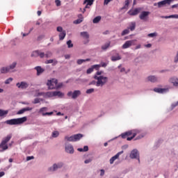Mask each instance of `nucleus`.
Listing matches in <instances>:
<instances>
[{
  "label": "nucleus",
  "instance_id": "12",
  "mask_svg": "<svg viewBox=\"0 0 178 178\" xmlns=\"http://www.w3.org/2000/svg\"><path fill=\"white\" fill-rule=\"evenodd\" d=\"M151 13L149 11H143L140 15H139V19L140 20H143V22H147L148 21V16H149Z\"/></svg>",
  "mask_w": 178,
  "mask_h": 178
},
{
  "label": "nucleus",
  "instance_id": "31",
  "mask_svg": "<svg viewBox=\"0 0 178 178\" xmlns=\"http://www.w3.org/2000/svg\"><path fill=\"white\" fill-rule=\"evenodd\" d=\"M66 37V31H63L60 33L59 34V40L62 41L63 40H65V38Z\"/></svg>",
  "mask_w": 178,
  "mask_h": 178
},
{
  "label": "nucleus",
  "instance_id": "59",
  "mask_svg": "<svg viewBox=\"0 0 178 178\" xmlns=\"http://www.w3.org/2000/svg\"><path fill=\"white\" fill-rule=\"evenodd\" d=\"M111 1L113 0H104V5H108V3H109V2H111Z\"/></svg>",
  "mask_w": 178,
  "mask_h": 178
},
{
  "label": "nucleus",
  "instance_id": "33",
  "mask_svg": "<svg viewBox=\"0 0 178 178\" xmlns=\"http://www.w3.org/2000/svg\"><path fill=\"white\" fill-rule=\"evenodd\" d=\"M109 47H111V42H108L107 43L102 45V49H103V51H106V49H108Z\"/></svg>",
  "mask_w": 178,
  "mask_h": 178
},
{
  "label": "nucleus",
  "instance_id": "51",
  "mask_svg": "<svg viewBox=\"0 0 178 178\" xmlns=\"http://www.w3.org/2000/svg\"><path fill=\"white\" fill-rule=\"evenodd\" d=\"M54 113L53 112H50V113H42V116H47V115H53Z\"/></svg>",
  "mask_w": 178,
  "mask_h": 178
},
{
  "label": "nucleus",
  "instance_id": "34",
  "mask_svg": "<svg viewBox=\"0 0 178 178\" xmlns=\"http://www.w3.org/2000/svg\"><path fill=\"white\" fill-rule=\"evenodd\" d=\"M90 60H91V59H90V58L79 59V60H77V64H78V65H81V63H83V62H90Z\"/></svg>",
  "mask_w": 178,
  "mask_h": 178
},
{
  "label": "nucleus",
  "instance_id": "18",
  "mask_svg": "<svg viewBox=\"0 0 178 178\" xmlns=\"http://www.w3.org/2000/svg\"><path fill=\"white\" fill-rule=\"evenodd\" d=\"M16 86L18 88H22V90H24L29 87V83L25 81H22L21 83H17Z\"/></svg>",
  "mask_w": 178,
  "mask_h": 178
},
{
  "label": "nucleus",
  "instance_id": "19",
  "mask_svg": "<svg viewBox=\"0 0 178 178\" xmlns=\"http://www.w3.org/2000/svg\"><path fill=\"white\" fill-rule=\"evenodd\" d=\"M133 45V40H128L125 42V43L122 45V49H127V48H130Z\"/></svg>",
  "mask_w": 178,
  "mask_h": 178
},
{
  "label": "nucleus",
  "instance_id": "6",
  "mask_svg": "<svg viewBox=\"0 0 178 178\" xmlns=\"http://www.w3.org/2000/svg\"><path fill=\"white\" fill-rule=\"evenodd\" d=\"M93 4L94 0H84L83 5H86V6L83 9L80 8V12H82V13H86V9H90V6H92Z\"/></svg>",
  "mask_w": 178,
  "mask_h": 178
},
{
  "label": "nucleus",
  "instance_id": "57",
  "mask_svg": "<svg viewBox=\"0 0 178 178\" xmlns=\"http://www.w3.org/2000/svg\"><path fill=\"white\" fill-rule=\"evenodd\" d=\"M83 149V152H87V151H88V146H84Z\"/></svg>",
  "mask_w": 178,
  "mask_h": 178
},
{
  "label": "nucleus",
  "instance_id": "54",
  "mask_svg": "<svg viewBox=\"0 0 178 178\" xmlns=\"http://www.w3.org/2000/svg\"><path fill=\"white\" fill-rule=\"evenodd\" d=\"M104 175H105V170H104V169H102V170H100V176H104Z\"/></svg>",
  "mask_w": 178,
  "mask_h": 178
},
{
  "label": "nucleus",
  "instance_id": "2",
  "mask_svg": "<svg viewBox=\"0 0 178 178\" xmlns=\"http://www.w3.org/2000/svg\"><path fill=\"white\" fill-rule=\"evenodd\" d=\"M10 138H12V136L8 135L6 138H3L0 143V152H4L6 151L9 146H8V143L10 141Z\"/></svg>",
  "mask_w": 178,
  "mask_h": 178
},
{
  "label": "nucleus",
  "instance_id": "45",
  "mask_svg": "<svg viewBox=\"0 0 178 178\" xmlns=\"http://www.w3.org/2000/svg\"><path fill=\"white\" fill-rule=\"evenodd\" d=\"M45 58H51L52 56V53L51 51H47L46 54H44Z\"/></svg>",
  "mask_w": 178,
  "mask_h": 178
},
{
  "label": "nucleus",
  "instance_id": "9",
  "mask_svg": "<svg viewBox=\"0 0 178 178\" xmlns=\"http://www.w3.org/2000/svg\"><path fill=\"white\" fill-rule=\"evenodd\" d=\"M65 151L67 154H74V147L72 144L66 143L65 144Z\"/></svg>",
  "mask_w": 178,
  "mask_h": 178
},
{
  "label": "nucleus",
  "instance_id": "22",
  "mask_svg": "<svg viewBox=\"0 0 178 178\" xmlns=\"http://www.w3.org/2000/svg\"><path fill=\"white\" fill-rule=\"evenodd\" d=\"M81 37H83V38H86V40H88V38H90V35L87 31L81 32ZM89 41L90 40H88L87 42H85V44H87L88 42H89Z\"/></svg>",
  "mask_w": 178,
  "mask_h": 178
},
{
  "label": "nucleus",
  "instance_id": "37",
  "mask_svg": "<svg viewBox=\"0 0 178 178\" xmlns=\"http://www.w3.org/2000/svg\"><path fill=\"white\" fill-rule=\"evenodd\" d=\"M122 59V58H120V56H119V54H118L117 56H113L111 57V60L113 62H115V60H120Z\"/></svg>",
  "mask_w": 178,
  "mask_h": 178
},
{
  "label": "nucleus",
  "instance_id": "42",
  "mask_svg": "<svg viewBox=\"0 0 178 178\" xmlns=\"http://www.w3.org/2000/svg\"><path fill=\"white\" fill-rule=\"evenodd\" d=\"M63 87V83H59L56 84V90H59V88H62Z\"/></svg>",
  "mask_w": 178,
  "mask_h": 178
},
{
  "label": "nucleus",
  "instance_id": "43",
  "mask_svg": "<svg viewBox=\"0 0 178 178\" xmlns=\"http://www.w3.org/2000/svg\"><path fill=\"white\" fill-rule=\"evenodd\" d=\"M158 34L156 33H149L147 35V37H149L151 38H154V37H156Z\"/></svg>",
  "mask_w": 178,
  "mask_h": 178
},
{
  "label": "nucleus",
  "instance_id": "25",
  "mask_svg": "<svg viewBox=\"0 0 178 178\" xmlns=\"http://www.w3.org/2000/svg\"><path fill=\"white\" fill-rule=\"evenodd\" d=\"M130 5V0H125L124 5L121 8V10H127L129 9V6Z\"/></svg>",
  "mask_w": 178,
  "mask_h": 178
},
{
  "label": "nucleus",
  "instance_id": "53",
  "mask_svg": "<svg viewBox=\"0 0 178 178\" xmlns=\"http://www.w3.org/2000/svg\"><path fill=\"white\" fill-rule=\"evenodd\" d=\"M57 31H58L59 33H62V31H63V28H62V26H58Z\"/></svg>",
  "mask_w": 178,
  "mask_h": 178
},
{
  "label": "nucleus",
  "instance_id": "21",
  "mask_svg": "<svg viewBox=\"0 0 178 178\" xmlns=\"http://www.w3.org/2000/svg\"><path fill=\"white\" fill-rule=\"evenodd\" d=\"M29 111H33V108H30V107L24 108L19 110V111H17V115H23L24 112H27Z\"/></svg>",
  "mask_w": 178,
  "mask_h": 178
},
{
  "label": "nucleus",
  "instance_id": "49",
  "mask_svg": "<svg viewBox=\"0 0 178 178\" xmlns=\"http://www.w3.org/2000/svg\"><path fill=\"white\" fill-rule=\"evenodd\" d=\"M129 136V134H122V135H120L118 137H122V138H127H127L130 137Z\"/></svg>",
  "mask_w": 178,
  "mask_h": 178
},
{
  "label": "nucleus",
  "instance_id": "48",
  "mask_svg": "<svg viewBox=\"0 0 178 178\" xmlns=\"http://www.w3.org/2000/svg\"><path fill=\"white\" fill-rule=\"evenodd\" d=\"M47 107H42L40 109L39 112H40V113H42H42H44V111H47Z\"/></svg>",
  "mask_w": 178,
  "mask_h": 178
},
{
  "label": "nucleus",
  "instance_id": "62",
  "mask_svg": "<svg viewBox=\"0 0 178 178\" xmlns=\"http://www.w3.org/2000/svg\"><path fill=\"white\" fill-rule=\"evenodd\" d=\"M46 63H54V60H48L46 61Z\"/></svg>",
  "mask_w": 178,
  "mask_h": 178
},
{
  "label": "nucleus",
  "instance_id": "47",
  "mask_svg": "<svg viewBox=\"0 0 178 178\" xmlns=\"http://www.w3.org/2000/svg\"><path fill=\"white\" fill-rule=\"evenodd\" d=\"M94 91H95L94 88L88 89L86 90V94H92Z\"/></svg>",
  "mask_w": 178,
  "mask_h": 178
},
{
  "label": "nucleus",
  "instance_id": "32",
  "mask_svg": "<svg viewBox=\"0 0 178 178\" xmlns=\"http://www.w3.org/2000/svg\"><path fill=\"white\" fill-rule=\"evenodd\" d=\"M35 70L37 71V75L40 76V74H41V73L44 72V70L42 68H41V67H35Z\"/></svg>",
  "mask_w": 178,
  "mask_h": 178
},
{
  "label": "nucleus",
  "instance_id": "28",
  "mask_svg": "<svg viewBox=\"0 0 178 178\" xmlns=\"http://www.w3.org/2000/svg\"><path fill=\"white\" fill-rule=\"evenodd\" d=\"M148 81H151V83H156L158 81V78L155 76H149L147 77Z\"/></svg>",
  "mask_w": 178,
  "mask_h": 178
},
{
  "label": "nucleus",
  "instance_id": "41",
  "mask_svg": "<svg viewBox=\"0 0 178 178\" xmlns=\"http://www.w3.org/2000/svg\"><path fill=\"white\" fill-rule=\"evenodd\" d=\"M129 33H130V31L127 29H124L122 33H121V35L122 36H124V35H126L127 34H129Z\"/></svg>",
  "mask_w": 178,
  "mask_h": 178
},
{
  "label": "nucleus",
  "instance_id": "13",
  "mask_svg": "<svg viewBox=\"0 0 178 178\" xmlns=\"http://www.w3.org/2000/svg\"><path fill=\"white\" fill-rule=\"evenodd\" d=\"M31 56L33 58H37L40 56V58H44L45 57V53L41 52L40 50H36L32 52Z\"/></svg>",
  "mask_w": 178,
  "mask_h": 178
},
{
  "label": "nucleus",
  "instance_id": "16",
  "mask_svg": "<svg viewBox=\"0 0 178 178\" xmlns=\"http://www.w3.org/2000/svg\"><path fill=\"white\" fill-rule=\"evenodd\" d=\"M123 152H124L123 150H122L121 152H118L115 156L111 157L109 161L110 165H113V163L115 161V160L119 159V156H120V155H122V154H123Z\"/></svg>",
  "mask_w": 178,
  "mask_h": 178
},
{
  "label": "nucleus",
  "instance_id": "36",
  "mask_svg": "<svg viewBox=\"0 0 178 178\" xmlns=\"http://www.w3.org/2000/svg\"><path fill=\"white\" fill-rule=\"evenodd\" d=\"M162 19H172V18H175V19H178V15H170V16H165V17H161Z\"/></svg>",
  "mask_w": 178,
  "mask_h": 178
},
{
  "label": "nucleus",
  "instance_id": "27",
  "mask_svg": "<svg viewBox=\"0 0 178 178\" xmlns=\"http://www.w3.org/2000/svg\"><path fill=\"white\" fill-rule=\"evenodd\" d=\"M140 134V130L134 129L124 132L123 134Z\"/></svg>",
  "mask_w": 178,
  "mask_h": 178
},
{
  "label": "nucleus",
  "instance_id": "20",
  "mask_svg": "<svg viewBox=\"0 0 178 178\" xmlns=\"http://www.w3.org/2000/svg\"><path fill=\"white\" fill-rule=\"evenodd\" d=\"M154 92H158L159 94H163L168 92V89L166 88H155L154 89Z\"/></svg>",
  "mask_w": 178,
  "mask_h": 178
},
{
  "label": "nucleus",
  "instance_id": "15",
  "mask_svg": "<svg viewBox=\"0 0 178 178\" xmlns=\"http://www.w3.org/2000/svg\"><path fill=\"white\" fill-rule=\"evenodd\" d=\"M141 138H144V135L134 134L132 135V136L127 138V141H131V140H134V141H137V140H141Z\"/></svg>",
  "mask_w": 178,
  "mask_h": 178
},
{
  "label": "nucleus",
  "instance_id": "14",
  "mask_svg": "<svg viewBox=\"0 0 178 178\" xmlns=\"http://www.w3.org/2000/svg\"><path fill=\"white\" fill-rule=\"evenodd\" d=\"M140 12H141V8H136L135 9L130 10L128 12V15H129V16H137Z\"/></svg>",
  "mask_w": 178,
  "mask_h": 178
},
{
  "label": "nucleus",
  "instance_id": "61",
  "mask_svg": "<svg viewBox=\"0 0 178 178\" xmlns=\"http://www.w3.org/2000/svg\"><path fill=\"white\" fill-rule=\"evenodd\" d=\"M145 47L146 48H151V47H152V44H145Z\"/></svg>",
  "mask_w": 178,
  "mask_h": 178
},
{
  "label": "nucleus",
  "instance_id": "40",
  "mask_svg": "<svg viewBox=\"0 0 178 178\" xmlns=\"http://www.w3.org/2000/svg\"><path fill=\"white\" fill-rule=\"evenodd\" d=\"M41 101H42V99H40V98H35L34 99V101L32 102V104H40V102H41Z\"/></svg>",
  "mask_w": 178,
  "mask_h": 178
},
{
  "label": "nucleus",
  "instance_id": "24",
  "mask_svg": "<svg viewBox=\"0 0 178 178\" xmlns=\"http://www.w3.org/2000/svg\"><path fill=\"white\" fill-rule=\"evenodd\" d=\"M99 67V65H95L92 66V67L87 70V71H86L87 74H90L92 73V72H94L95 69H98Z\"/></svg>",
  "mask_w": 178,
  "mask_h": 178
},
{
  "label": "nucleus",
  "instance_id": "29",
  "mask_svg": "<svg viewBox=\"0 0 178 178\" xmlns=\"http://www.w3.org/2000/svg\"><path fill=\"white\" fill-rule=\"evenodd\" d=\"M54 97H58V98H63L65 93L60 91H54Z\"/></svg>",
  "mask_w": 178,
  "mask_h": 178
},
{
  "label": "nucleus",
  "instance_id": "55",
  "mask_svg": "<svg viewBox=\"0 0 178 178\" xmlns=\"http://www.w3.org/2000/svg\"><path fill=\"white\" fill-rule=\"evenodd\" d=\"M55 3L56 6H60V0H56Z\"/></svg>",
  "mask_w": 178,
  "mask_h": 178
},
{
  "label": "nucleus",
  "instance_id": "63",
  "mask_svg": "<svg viewBox=\"0 0 178 178\" xmlns=\"http://www.w3.org/2000/svg\"><path fill=\"white\" fill-rule=\"evenodd\" d=\"M5 176V172H0V177Z\"/></svg>",
  "mask_w": 178,
  "mask_h": 178
},
{
  "label": "nucleus",
  "instance_id": "50",
  "mask_svg": "<svg viewBox=\"0 0 178 178\" xmlns=\"http://www.w3.org/2000/svg\"><path fill=\"white\" fill-rule=\"evenodd\" d=\"M90 162H92V159H88L85 160L84 163H86V164L90 163Z\"/></svg>",
  "mask_w": 178,
  "mask_h": 178
},
{
  "label": "nucleus",
  "instance_id": "26",
  "mask_svg": "<svg viewBox=\"0 0 178 178\" xmlns=\"http://www.w3.org/2000/svg\"><path fill=\"white\" fill-rule=\"evenodd\" d=\"M79 19L74 21V24H80V23H81V22H83V19H84V17H83V15L80 14L78 15Z\"/></svg>",
  "mask_w": 178,
  "mask_h": 178
},
{
  "label": "nucleus",
  "instance_id": "64",
  "mask_svg": "<svg viewBox=\"0 0 178 178\" xmlns=\"http://www.w3.org/2000/svg\"><path fill=\"white\" fill-rule=\"evenodd\" d=\"M59 131H54L53 132H52V134H59Z\"/></svg>",
  "mask_w": 178,
  "mask_h": 178
},
{
  "label": "nucleus",
  "instance_id": "58",
  "mask_svg": "<svg viewBox=\"0 0 178 178\" xmlns=\"http://www.w3.org/2000/svg\"><path fill=\"white\" fill-rule=\"evenodd\" d=\"M31 159H34V157L33 156L26 157V161H31Z\"/></svg>",
  "mask_w": 178,
  "mask_h": 178
},
{
  "label": "nucleus",
  "instance_id": "46",
  "mask_svg": "<svg viewBox=\"0 0 178 178\" xmlns=\"http://www.w3.org/2000/svg\"><path fill=\"white\" fill-rule=\"evenodd\" d=\"M11 81H13V79L8 78V79L6 80L5 84H10Z\"/></svg>",
  "mask_w": 178,
  "mask_h": 178
},
{
  "label": "nucleus",
  "instance_id": "44",
  "mask_svg": "<svg viewBox=\"0 0 178 178\" xmlns=\"http://www.w3.org/2000/svg\"><path fill=\"white\" fill-rule=\"evenodd\" d=\"M67 45L68 47V48H73V43H72V40H68L67 42Z\"/></svg>",
  "mask_w": 178,
  "mask_h": 178
},
{
  "label": "nucleus",
  "instance_id": "3",
  "mask_svg": "<svg viewBox=\"0 0 178 178\" xmlns=\"http://www.w3.org/2000/svg\"><path fill=\"white\" fill-rule=\"evenodd\" d=\"M94 79L97 81L96 82L97 87H102L108 82V77L106 76L95 75Z\"/></svg>",
  "mask_w": 178,
  "mask_h": 178
},
{
  "label": "nucleus",
  "instance_id": "39",
  "mask_svg": "<svg viewBox=\"0 0 178 178\" xmlns=\"http://www.w3.org/2000/svg\"><path fill=\"white\" fill-rule=\"evenodd\" d=\"M101 21V16H97V17H95L94 19H93V23H99V22Z\"/></svg>",
  "mask_w": 178,
  "mask_h": 178
},
{
  "label": "nucleus",
  "instance_id": "56",
  "mask_svg": "<svg viewBox=\"0 0 178 178\" xmlns=\"http://www.w3.org/2000/svg\"><path fill=\"white\" fill-rule=\"evenodd\" d=\"M178 106V101L176 103H174L172 104V109L176 108V106Z\"/></svg>",
  "mask_w": 178,
  "mask_h": 178
},
{
  "label": "nucleus",
  "instance_id": "60",
  "mask_svg": "<svg viewBox=\"0 0 178 178\" xmlns=\"http://www.w3.org/2000/svg\"><path fill=\"white\" fill-rule=\"evenodd\" d=\"M95 84H97V82H96L95 81H92V82H90V83H89L90 86H94V85H95Z\"/></svg>",
  "mask_w": 178,
  "mask_h": 178
},
{
  "label": "nucleus",
  "instance_id": "17",
  "mask_svg": "<svg viewBox=\"0 0 178 178\" xmlns=\"http://www.w3.org/2000/svg\"><path fill=\"white\" fill-rule=\"evenodd\" d=\"M175 0H163L159 3H157L158 8H162V6H165V5H170L172 2Z\"/></svg>",
  "mask_w": 178,
  "mask_h": 178
},
{
  "label": "nucleus",
  "instance_id": "30",
  "mask_svg": "<svg viewBox=\"0 0 178 178\" xmlns=\"http://www.w3.org/2000/svg\"><path fill=\"white\" fill-rule=\"evenodd\" d=\"M128 30H130L131 31H134L136 30V22H131L129 24V26L128 27Z\"/></svg>",
  "mask_w": 178,
  "mask_h": 178
},
{
  "label": "nucleus",
  "instance_id": "35",
  "mask_svg": "<svg viewBox=\"0 0 178 178\" xmlns=\"http://www.w3.org/2000/svg\"><path fill=\"white\" fill-rule=\"evenodd\" d=\"M45 97H48V98H52V97H54V91L53 92H47L44 93Z\"/></svg>",
  "mask_w": 178,
  "mask_h": 178
},
{
  "label": "nucleus",
  "instance_id": "8",
  "mask_svg": "<svg viewBox=\"0 0 178 178\" xmlns=\"http://www.w3.org/2000/svg\"><path fill=\"white\" fill-rule=\"evenodd\" d=\"M58 84V79H51L47 81V85L49 87V90H55L56 85Z\"/></svg>",
  "mask_w": 178,
  "mask_h": 178
},
{
  "label": "nucleus",
  "instance_id": "10",
  "mask_svg": "<svg viewBox=\"0 0 178 178\" xmlns=\"http://www.w3.org/2000/svg\"><path fill=\"white\" fill-rule=\"evenodd\" d=\"M67 97H71L72 99H76L77 97L81 95V92L80 90H74L73 92L70 91L67 94Z\"/></svg>",
  "mask_w": 178,
  "mask_h": 178
},
{
  "label": "nucleus",
  "instance_id": "4",
  "mask_svg": "<svg viewBox=\"0 0 178 178\" xmlns=\"http://www.w3.org/2000/svg\"><path fill=\"white\" fill-rule=\"evenodd\" d=\"M83 134L72 135L70 137L65 136V140H66L67 141L74 143L76 141H79L81 138H83Z\"/></svg>",
  "mask_w": 178,
  "mask_h": 178
},
{
  "label": "nucleus",
  "instance_id": "7",
  "mask_svg": "<svg viewBox=\"0 0 178 178\" xmlns=\"http://www.w3.org/2000/svg\"><path fill=\"white\" fill-rule=\"evenodd\" d=\"M129 158L131 159H138V162H140V153L138 152V150L137 149H134L132 151H131Z\"/></svg>",
  "mask_w": 178,
  "mask_h": 178
},
{
  "label": "nucleus",
  "instance_id": "38",
  "mask_svg": "<svg viewBox=\"0 0 178 178\" xmlns=\"http://www.w3.org/2000/svg\"><path fill=\"white\" fill-rule=\"evenodd\" d=\"M8 111H5L0 109V118H2V116H5L6 115H8Z\"/></svg>",
  "mask_w": 178,
  "mask_h": 178
},
{
  "label": "nucleus",
  "instance_id": "52",
  "mask_svg": "<svg viewBox=\"0 0 178 178\" xmlns=\"http://www.w3.org/2000/svg\"><path fill=\"white\" fill-rule=\"evenodd\" d=\"M41 95H44V92H38L35 94L34 97H41Z\"/></svg>",
  "mask_w": 178,
  "mask_h": 178
},
{
  "label": "nucleus",
  "instance_id": "11",
  "mask_svg": "<svg viewBox=\"0 0 178 178\" xmlns=\"http://www.w3.org/2000/svg\"><path fill=\"white\" fill-rule=\"evenodd\" d=\"M16 62L13 63L9 67H3L1 69V73H8V72H10L12 69H15L16 67Z\"/></svg>",
  "mask_w": 178,
  "mask_h": 178
},
{
  "label": "nucleus",
  "instance_id": "1",
  "mask_svg": "<svg viewBox=\"0 0 178 178\" xmlns=\"http://www.w3.org/2000/svg\"><path fill=\"white\" fill-rule=\"evenodd\" d=\"M25 122H27V117H22L19 118H14L6 121V124L10 126H15L18 124H23Z\"/></svg>",
  "mask_w": 178,
  "mask_h": 178
},
{
  "label": "nucleus",
  "instance_id": "5",
  "mask_svg": "<svg viewBox=\"0 0 178 178\" xmlns=\"http://www.w3.org/2000/svg\"><path fill=\"white\" fill-rule=\"evenodd\" d=\"M62 168H63V163L58 162V163L53 164L52 166L49 167L48 168V172H56V170H58V169H62Z\"/></svg>",
  "mask_w": 178,
  "mask_h": 178
},
{
  "label": "nucleus",
  "instance_id": "23",
  "mask_svg": "<svg viewBox=\"0 0 178 178\" xmlns=\"http://www.w3.org/2000/svg\"><path fill=\"white\" fill-rule=\"evenodd\" d=\"M170 83H172L175 87H178V79L176 77H172L170 79Z\"/></svg>",
  "mask_w": 178,
  "mask_h": 178
}]
</instances>
